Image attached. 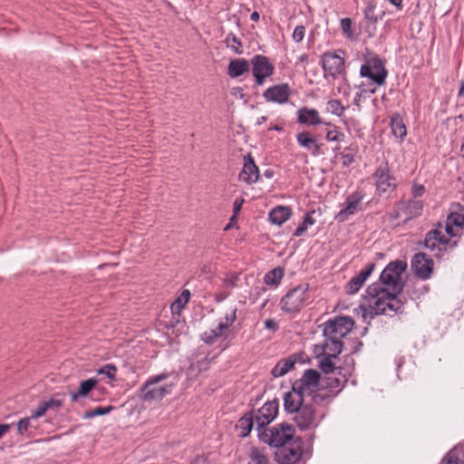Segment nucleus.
Listing matches in <instances>:
<instances>
[{
    "mask_svg": "<svg viewBox=\"0 0 464 464\" xmlns=\"http://www.w3.org/2000/svg\"><path fill=\"white\" fill-rule=\"evenodd\" d=\"M321 374L314 369L305 370L302 377L296 380L293 386L301 393L307 397H311V401L316 404H320L329 399V394L321 392Z\"/></svg>",
    "mask_w": 464,
    "mask_h": 464,
    "instance_id": "obj_1",
    "label": "nucleus"
},
{
    "mask_svg": "<svg viewBox=\"0 0 464 464\" xmlns=\"http://www.w3.org/2000/svg\"><path fill=\"white\" fill-rule=\"evenodd\" d=\"M259 440L276 450L295 440V429L283 422L272 428L263 429L258 432Z\"/></svg>",
    "mask_w": 464,
    "mask_h": 464,
    "instance_id": "obj_2",
    "label": "nucleus"
},
{
    "mask_svg": "<svg viewBox=\"0 0 464 464\" xmlns=\"http://www.w3.org/2000/svg\"><path fill=\"white\" fill-rule=\"evenodd\" d=\"M406 269L407 263L405 261H392L383 269L380 276V280L390 290L402 292L404 283L402 282L401 275Z\"/></svg>",
    "mask_w": 464,
    "mask_h": 464,
    "instance_id": "obj_3",
    "label": "nucleus"
},
{
    "mask_svg": "<svg viewBox=\"0 0 464 464\" xmlns=\"http://www.w3.org/2000/svg\"><path fill=\"white\" fill-rule=\"evenodd\" d=\"M401 292L390 290L388 294H384V298H379L372 304H370L371 317L378 314H390L391 313H401L404 302L399 298Z\"/></svg>",
    "mask_w": 464,
    "mask_h": 464,
    "instance_id": "obj_4",
    "label": "nucleus"
},
{
    "mask_svg": "<svg viewBox=\"0 0 464 464\" xmlns=\"http://www.w3.org/2000/svg\"><path fill=\"white\" fill-rule=\"evenodd\" d=\"M303 455V440L297 437L289 443L276 450L274 457L277 464H297Z\"/></svg>",
    "mask_w": 464,
    "mask_h": 464,
    "instance_id": "obj_5",
    "label": "nucleus"
},
{
    "mask_svg": "<svg viewBox=\"0 0 464 464\" xmlns=\"http://www.w3.org/2000/svg\"><path fill=\"white\" fill-rule=\"evenodd\" d=\"M308 285L304 284L289 290L281 299L282 310L286 313L299 312L304 306L308 298Z\"/></svg>",
    "mask_w": 464,
    "mask_h": 464,
    "instance_id": "obj_6",
    "label": "nucleus"
},
{
    "mask_svg": "<svg viewBox=\"0 0 464 464\" xmlns=\"http://www.w3.org/2000/svg\"><path fill=\"white\" fill-rule=\"evenodd\" d=\"M168 373H161L151 377L140 388V397L146 401L161 400L166 394L170 393L171 385L160 386L157 384L168 378Z\"/></svg>",
    "mask_w": 464,
    "mask_h": 464,
    "instance_id": "obj_7",
    "label": "nucleus"
},
{
    "mask_svg": "<svg viewBox=\"0 0 464 464\" xmlns=\"http://www.w3.org/2000/svg\"><path fill=\"white\" fill-rule=\"evenodd\" d=\"M354 321L350 316H338L325 323L324 335L326 338L342 340L353 328Z\"/></svg>",
    "mask_w": 464,
    "mask_h": 464,
    "instance_id": "obj_8",
    "label": "nucleus"
},
{
    "mask_svg": "<svg viewBox=\"0 0 464 464\" xmlns=\"http://www.w3.org/2000/svg\"><path fill=\"white\" fill-rule=\"evenodd\" d=\"M278 413V402L276 400L266 402L260 409L254 411L256 430L258 432L266 429V426L274 420Z\"/></svg>",
    "mask_w": 464,
    "mask_h": 464,
    "instance_id": "obj_9",
    "label": "nucleus"
},
{
    "mask_svg": "<svg viewBox=\"0 0 464 464\" xmlns=\"http://www.w3.org/2000/svg\"><path fill=\"white\" fill-rule=\"evenodd\" d=\"M251 64L253 75L258 85H262L265 80L274 73L275 67L265 55H255L251 60Z\"/></svg>",
    "mask_w": 464,
    "mask_h": 464,
    "instance_id": "obj_10",
    "label": "nucleus"
},
{
    "mask_svg": "<svg viewBox=\"0 0 464 464\" xmlns=\"http://www.w3.org/2000/svg\"><path fill=\"white\" fill-rule=\"evenodd\" d=\"M360 73L362 77H368L378 85L385 82L387 72L379 59H373L361 67Z\"/></svg>",
    "mask_w": 464,
    "mask_h": 464,
    "instance_id": "obj_11",
    "label": "nucleus"
},
{
    "mask_svg": "<svg viewBox=\"0 0 464 464\" xmlns=\"http://www.w3.org/2000/svg\"><path fill=\"white\" fill-rule=\"evenodd\" d=\"M324 76L336 78L344 72V59L335 53H325L322 57Z\"/></svg>",
    "mask_w": 464,
    "mask_h": 464,
    "instance_id": "obj_12",
    "label": "nucleus"
},
{
    "mask_svg": "<svg viewBox=\"0 0 464 464\" xmlns=\"http://www.w3.org/2000/svg\"><path fill=\"white\" fill-rule=\"evenodd\" d=\"M374 177L379 194L388 193L396 188L395 178L390 174L387 162L380 165L374 173Z\"/></svg>",
    "mask_w": 464,
    "mask_h": 464,
    "instance_id": "obj_13",
    "label": "nucleus"
},
{
    "mask_svg": "<svg viewBox=\"0 0 464 464\" xmlns=\"http://www.w3.org/2000/svg\"><path fill=\"white\" fill-rule=\"evenodd\" d=\"M293 420L302 430L314 428L316 427L315 410L312 405L304 403L295 412Z\"/></svg>",
    "mask_w": 464,
    "mask_h": 464,
    "instance_id": "obj_14",
    "label": "nucleus"
},
{
    "mask_svg": "<svg viewBox=\"0 0 464 464\" xmlns=\"http://www.w3.org/2000/svg\"><path fill=\"white\" fill-rule=\"evenodd\" d=\"M433 260L429 258L424 253H417L413 256L411 260V268L420 279L426 280L430 277L433 271Z\"/></svg>",
    "mask_w": 464,
    "mask_h": 464,
    "instance_id": "obj_15",
    "label": "nucleus"
},
{
    "mask_svg": "<svg viewBox=\"0 0 464 464\" xmlns=\"http://www.w3.org/2000/svg\"><path fill=\"white\" fill-rule=\"evenodd\" d=\"M259 178V170L256 165L254 159L250 154L244 156L243 169L239 173L238 179L246 184H253Z\"/></svg>",
    "mask_w": 464,
    "mask_h": 464,
    "instance_id": "obj_16",
    "label": "nucleus"
},
{
    "mask_svg": "<svg viewBox=\"0 0 464 464\" xmlns=\"http://www.w3.org/2000/svg\"><path fill=\"white\" fill-rule=\"evenodd\" d=\"M347 379L345 376L337 377L335 373L326 376L321 382V392L329 394V398L337 394L344 387Z\"/></svg>",
    "mask_w": 464,
    "mask_h": 464,
    "instance_id": "obj_17",
    "label": "nucleus"
},
{
    "mask_svg": "<svg viewBox=\"0 0 464 464\" xmlns=\"http://www.w3.org/2000/svg\"><path fill=\"white\" fill-rule=\"evenodd\" d=\"M305 403V395L292 386V391L284 395V407L289 413H295Z\"/></svg>",
    "mask_w": 464,
    "mask_h": 464,
    "instance_id": "obj_18",
    "label": "nucleus"
},
{
    "mask_svg": "<svg viewBox=\"0 0 464 464\" xmlns=\"http://www.w3.org/2000/svg\"><path fill=\"white\" fill-rule=\"evenodd\" d=\"M375 265L373 263L369 264L364 269H362L359 275L353 276L346 285L345 292L348 295L356 294L363 285L366 279L372 273Z\"/></svg>",
    "mask_w": 464,
    "mask_h": 464,
    "instance_id": "obj_19",
    "label": "nucleus"
},
{
    "mask_svg": "<svg viewBox=\"0 0 464 464\" xmlns=\"http://www.w3.org/2000/svg\"><path fill=\"white\" fill-rule=\"evenodd\" d=\"M289 95L290 88L286 83L272 86L264 92V97L267 102L278 103L286 102Z\"/></svg>",
    "mask_w": 464,
    "mask_h": 464,
    "instance_id": "obj_20",
    "label": "nucleus"
},
{
    "mask_svg": "<svg viewBox=\"0 0 464 464\" xmlns=\"http://www.w3.org/2000/svg\"><path fill=\"white\" fill-rule=\"evenodd\" d=\"M237 318V307H231L228 312L225 314V322H220L217 329H214L210 332L209 335H207L205 333V337L203 340L207 343H211L217 337L222 335L224 330L227 329V327L232 324Z\"/></svg>",
    "mask_w": 464,
    "mask_h": 464,
    "instance_id": "obj_21",
    "label": "nucleus"
},
{
    "mask_svg": "<svg viewBox=\"0 0 464 464\" xmlns=\"http://www.w3.org/2000/svg\"><path fill=\"white\" fill-rule=\"evenodd\" d=\"M423 208L422 202L420 200H408L400 202V209L405 216L403 222H407L414 218L419 217L421 214Z\"/></svg>",
    "mask_w": 464,
    "mask_h": 464,
    "instance_id": "obj_22",
    "label": "nucleus"
},
{
    "mask_svg": "<svg viewBox=\"0 0 464 464\" xmlns=\"http://www.w3.org/2000/svg\"><path fill=\"white\" fill-rule=\"evenodd\" d=\"M464 226V208L459 212H452L448 216L446 231L451 236H457L459 230Z\"/></svg>",
    "mask_w": 464,
    "mask_h": 464,
    "instance_id": "obj_23",
    "label": "nucleus"
},
{
    "mask_svg": "<svg viewBox=\"0 0 464 464\" xmlns=\"http://www.w3.org/2000/svg\"><path fill=\"white\" fill-rule=\"evenodd\" d=\"M360 202L361 198L358 197L357 195L353 194L348 196L345 202V208L338 212V214L335 217V219L338 220L339 222H343L344 220H346L348 216L353 215L357 211Z\"/></svg>",
    "mask_w": 464,
    "mask_h": 464,
    "instance_id": "obj_24",
    "label": "nucleus"
},
{
    "mask_svg": "<svg viewBox=\"0 0 464 464\" xmlns=\"http://www.w3.org/2000/svg\"><path fill=\"white\" fill-rule=\"evenodd\" d=\"M298 361L297 354H292L288 358L281 359L273 368L271 373L274 377H281L286 374L291 369L294 368Z\"/></svg>",
    "mask_w": 464,
    "mask_h": 464,
    "instance_id": "obj_25",
    "label": "nucleus"
},
{
    "mask_svg": "<svg viewBox=\"0 0 464 464\" xmlns=\"http://www.w3.org/2000/svg\"><path fill=\"white\" fill-rule=\"evenodd\" d=\"M448 242L449 239L440 230L433 229L426 234L424 246L430 250H435L440 245L446 246Z\"/></svg>",
    "mask_w": 464,
    "mask_h": 464,
    "instance_id": "obj_26",
    "label": "nucleus"
},
{
    "mask_svg": "<svg viewBox=\"0 0 464 464\" xmlns=\"http://www.w3.org/2000/svg\"><path fill=\"white\" fill-rule=\"evenodd\" d=\"M298 121L302 124L318 125L322 120L315 109L304 107L298 111Z\"/></svg>",
    "mask_w": 464,
    "mask_h": 464,
    "instance_id": "obj_27",
    "label": "nucleus"
},
{
    "mask_svg": "<svg viewBox=\"0 0 464 464\" xmlns=\"http://www.w3.org/2000/svg\"><path fill=\"white\" fill-rule=\"evenodd\" d=\"M97 381L95 379H87L80 382L79 389L76 392H70L71 401L72 402L78 401L81 398L87 397L92 390L96 386Z\"/></svg>",
    "mask_w": 464,
    "mask_h": 464,
    "instance_id": "obj_28",
    "label": "nucleus"
},
{
    "mask_svg": "<svg viewBox=\"0 0 464 464\" xmlns=\"http://www.w3.org/2000/svg\"><path fill=\"white\" fill-rule=\"evenodd\" d=\"M291 215L292 209L290 207L277 206L270 211L269 220L271 223L280 226L285 223Z\"/></svg>",
    "mask_w": 464,
    "mask_h": 464,
    "instance_id": "obj_29",
    "label": "nucleus"
},
{
    "mask_svg": "<svg viewBox=\"0 0 464 464\" xmlns=\"http://www.w3.org/2000/svg\"><path fill=\"white\" fill-rule=\"evenodd\" d=\"M249 65L245 59H235L232 60L227 67V73L232 78H237L248 72Z\"/></svg>",
    "mask_w": 464,
    "mask_h": 464,
    "instance_id": "obj_30",
    "label": "nucleus"
},
{
    "mask_svg": "<svg viewBox=\"0 0 464 464\" xmlns=\"http://www.w3.org/2000/svg\"><path fill=\"white\" fill-rule=\"evenodd\" d=\"M297 142L300 146L304 149L311 150L313 155H317L320 150V146L317 144L316 140L310 136V134L306 131H303L297 134L296 136Z\"/></svg>",
    "mask_w": 464,
    "mask_h": 464,
    "instance_id": "obj_31",
    "label": "nucleus"
},
{
    "mask_svg": "<svg viewBox=\"0 0 464 464\" xmlns=\"http://www.w3.org/2000/svg\"><path fill=\"white\" fill-rule=\"evenodd\" d=\"M343 348V343L342 340L325 337L324 344V355L336 358L342 353Z\"/></svg>",
    "mask_w": 464,
    "mask_h": 464,
    "instance_id": "obj_32",
    "label": "nucleus"
},
{
    "mask_svg": "<svg viewBox=\"0 0 464 464\" xmlns=\"http://www.w3.org/2000/svg\"><path fill=\"white\" fill-rule=\"evenodd\" d=\"M256 424L254 411L246 413L242 418L239 419L237 428L240 429V436L246 437L254 425Z\"/></svg>",
    "mask_w": 464,
    "mask_h": 464,
    "instance_id": "obj_33",
    "label": "nucleus"
},
{
    "mask_svg": "<svg viewBox=\"0 0 464 464\" xmlns=\"http://www.w3.org/2000/svg\"><path fill=\"white\" fill-rule=\"evenodd\" d=\"M463 450V445H457L443 458L441 464H464L459 459V453Z\"/></svg>",
    "mask_w": 464,
    "mask_h": 464,
    "instance_id": "obj_34",
    "label": "nucleus"
},
{
    "mask_svg": "<svg viewBox=\"0 0 464 464\" xmlns=\"http://www.w3.org/2000/svg\"><path fill=\"white\" fill-rule=\"evenodd\" d=\"M284 276V269L282 267H276L269 271L264 277V281L267 285L277 286Z\"/></svg>",
    "mask_w": 464,
    "mask_h": 464,
    "instance_id": "obj_35",
    "label": "nucleus"
},
{
    "mask_svg": "<svg viewBox=\"0 0 464 464\" xmlns=\"http://www.w3.org/2000/svg\"><path fill=\"white\" fill-rule=\"evenodd\" d=\"M376 3L373 1H369L367 6L364 10V16L367 21L371 22L372 24H375L379 20H382L383 15L385 14L384 11H382L381 14H376L374 11L376 9Z\"/></svg>",
    "mask_w": 464,
    "mask_h": 464,
    "instance_id": "obj_36",
    "label": "nucleus"
},
{
    "mask_svg": "<svg viewBox=\"0 0 464 464\" xmlns=\"http://www.w3.org/2000/svg\"><path fill=\"white\" fill-rule=\"evenodd\" d=\"M391 128L392 134L401 140H402L406 134V127L400 117H392L391 121Z\"/></svg>",
    "mask_w": 464,
    "mask_h": 464,
    "instance_id": "obj_37",
    "label": "nucleus"
},
{
    "mask_svg": "<svg viewBox=\"0 0 464 464\" xmlns=\"http://www.w3.org/2000/svg\"><path fill=\"white\" fill-rule=\"evenodd\" d=\"M190 298V292L187 289L183 290L181 295L171 304L170 309L173 314L179 313Z\"/></svg>",
    "mask_w": 464,
    "mask_h": 464,
    "instance_id": "obj_38",
    "label": "nucleus"
},
{
    "mask_svg": "<svg viewBox=\"0 0 464 464\" xmlns=\"http://www.w3.org/2000/svg\"><path fill=\"white\" fill-rule=\"evenodd\" d=\"M389 291L390 289L388 287L385 289L377 283L372 284L367 288L368 295L372 298V301L370 304H372L379 298H384V294H388Z\"/></svg>",
    "mask_w": 464,
    "mask_h": 464,
    "instance_id": "obj_39",
    "label": "nucleus"
},
{
    "mask_svg": "<svg viewBox=\"0 0 464 464\" xmlns=\"http://www.w3.org/2000/svg\"><path fill=\"white\" fill-rule=\"evenodd\" d=\"M249 458L254 464H269L268 457L257 448L251 449Z\"/></svg>",
    "mask_w": 464,
    "mask_h": 464,
    "instance_id": "obj_40",
    "label": "nucleus"
},
{
    "mask_svg": "<svg viewBox=\"0 0 464 464\" xmlns=\"http://www.w3.org/2000/svg\"><path fill=\"white\" fill-rule=\"evenodd\" d=\"M113 410V406L109 405L107 407H96L93 410L87 411L83 413L84 419H92L96 416L105 415Z\"/></svg>",
    "mask_w": 464,
    "mask_h": 464,
    "instance_id": "obj_41",
    "label": "nucleus"
},
{
    "mask_svg": "<svg viewBox=\"0 0 464 464\" xmlns=\"http://www.w3.org/2000/svg\"><path fill=\"white\" fill-rule=\"evenodd\" d=\"M334 357L324 355V359L320 361L319 366L323 372L325 374L335 373V367L332 361Z\"/></svg>",
    "mask_w": 464,
    "mask_h": 464,
    "instance_id": "obj_42",
    "label": "nucleus"
},
{
    "mask_svg": "<svg viewBox=\"0 0 464 464\" xmlns=\"http://www.w3.org/2000/svg\"><path fill=\"white\" fill-rule=\"evenodd\" d=\"M326 109L329 112L335 114L337 116H341L345 110L344 106L339 100H330L327 102Z\"/></svg>",
    "mask_w": 464,
    "mask_h": 464,
    "instance_id": "obj_43",
    "label": "nucleus"
},
{
    "mask_svg": "<svg viewBox=\"0 0 464 464\" xmlns=\"http://www.w3.org/2000/svg\"><path fill=\"white\" fill-rule=\"evenodd\" d=\"M226 43L236 53L241 54L243 53L242 44L237 36L233 34H227Z\"/></svg>",
    "mask_w": 464,
    "mask_h": 464,
    "instance_id": "obj_44",
    "label": "nucleus"
},
{
    "mask_svg": "<svg viewBox=\"0 0 464 464\" xmlns=\"http://www.w3.org/2000/svg\"><path fill=\"white\" fill-rule=\"evenodd\" d=\"M340 157L343 166L348 167L354 161L355 151L352 148H345L343 151L340 153Z\"/></svg>",
    "mask_w": 464,
    "mask_h": 464,
    "instance_id": "obj_45",
    "label": "nucleus"
},
{
    "mask_svg": "<svg viewBox=\"0 0 464 464\" xmlns=\"http://www.w3.org/2000/svg\"><path fill=\"white\" fill-rule=\"evenodd\" d=\"M117 368L113 364H106L100 368L97 372L99 374L106 375L110 380H114L116 375Z\"/></svg>",
    "mask_w": 464,
    "mask_h": 464,
    "instance_id": "obj_46",
    "label": "nucleus"
},
{
    "mask_svg": "<svg viewBox=\"0 0 464 464\" xmlns=\"http://www.w3.org/2000/svg\"><path fill=\"white\" fill-rule=\"evenodd\" d=\"M325 138L329 141H343L344 134L333 128L327 130Z\"/></svg>",
    "mask_w": 464,
    "mask_h": 464,
    "instance_id": "obj_47",
    "label": "nucleus"
},
{
    "mask_svg": "<svg viewBox=\"0 0 464 464\" xmlns=\"http://www.w3.org/2000/svg\"><path fill=\"white\" fill-rule=\"evenodd\" d=\"M32 420H34V419L31 418V416H29L26 418H23L18 421L17 430H18L19 434L23 435L28 430L29 427L32 426V424H31Z\"/></svg>",
    "mask_w": 464,
    "mask_h": 464,
    "instance_id": "obj_48",
    "label": "nucleus"
},
{
    "mask_svg": "<svg viewBox=\"0 0 464 464\" xmlns=\"http://www.w3.org/2000/svg\"><path fill=\"white\" fill-rule=\"evenodd\" d=\"M239 281V274H234L224 279L223 285L226 288H233L237 286Z\"/></svg>",
    "mask_w": 464,
    "mask_h": 464,
    "instance_id": "obj_49",
    "label": "nucleus"
},
{
    "mask_svg": "<svg viewBox=\"0 0 464 464\" xmlns=\"http://www.w3.org/2000/svg\"><path fill=\"white\" fill-rule=\"evenodd\" d=\"M44 403H45L48 411L52 410V411H57L63 406V400L52 398L51 400L44 401Z\"/></svg>",
    "mask_w": 464,
    "mask_h": 464,
    "instance_id": "obj_50",
    "label": "nucleus"
},
{
    "mask_svg": "<svg viewBox=\"0 0 464 464\" xmlns=\"http://www.w3.org/2000/svg\"><path fill=\"white\" fill-rule=\"evenodd\" d=\"M305 28L303 25L296 26L293 33V39L296 43H300L304 36Z\"/></svg>",
    "mask_w": 464,
    "mask_h": 464,
    "instance_id": "obj_51",
    "label": "nucleus"
},
{
    "mask_svg": "<svg viewBox=\"0 0 464 464\" xmlns=\"http://www.w3.org/2000/svg\"><path fill=\"white\" fill-rule=\"evenodd\" d=\"M47 411L48 410L44 401H42L37 407V409L31 414V418H33L34 420L38 419L44 416Z\"/></svg>",
    "mask_w": 464,
    "mask_h": 464,
    "instance_id": "obj_52",
    "label": "nucleus"
},
{
    "mask_svg": "<svg viewBox=\"0 0 464 464\" xmlns=\"http://www.w3.org/2000/svg\"><path fill=\"white\" fill-rule=\"evenodd\" d=\"M341 27L345 34L349 37L352 35V20L350 18H343L341 20Z\"/></svg>",
    "mask_w": 464,
    "mask_h": 464,
    "instance_id": "obj_53",
    "label": "nucleus"
},
{
    "mask_svg": "<svg viewBox=\"0 0 464 464\" xmlns=\"http://www.w3.org/2000/svg\"><path fill=\"white\" fill-rule=\"evenodd\" d=\"M190 464H212L208 458L204 455L197 456Z\"/></svg>",
    "mask_w": 464,
    "mask_h": 464,
    "instance_id": "obj_54",
    "label": "nucleus"
},
{
    "mask_svg": "<svg viewBox=\"0 0 464 464\" xmlns=\"http://www.w3.org/2000/svg\"><path fill=\"white\" fill-rule=\"evenodd\" d=\"M265 326L266 329H269L273 332L276 331L278 328L277 323L274 319H266L265 321Z\"/></svg>",
    "mask_w": 464,
    "mask_h": 464,
    "instance_id": "obj_55",
    "label": "nucleus"
},
{
    "mask_svg": "<svg viewBox=\"0 0 464 464\" xmlns=\"http://www.w3.org/2000/svg\"><path fill=\"white\" fill-rule=\"evenodd\" d=\"M424 192V186L422 185H414L412 187V195L414 198L420 197Z\"/></svg>",
    "mask_w": 464,
    "mask_h": 464,
    "instance_id": "obj_56",
    "label": "nucleus"
},
{
    "mask_svg": "<svg viewBox=\"0 0 464 464\" xmlns=\"http://www.w3.org/2000/svg\"><path fill=\"white\" fill-rule=\"evenodd\" d=\"M402 214V211L400 209V203H398L395 208H393L392 212L390 214L391 219H397L399 218Z\"/></svg>",
    "mask_w": 464,
    "mask_h": 464,
    "instance_id": "obj_57",
    "label": "nucleus"
},
{
    "mask_svg": "<svg viewBox=\"0 0 464 464\" xmlns=\"http://www.w3.org/2000/svg\"><path fill=\"white\" fill-rule=\"evenodd\" d=\"M244 202V199H238L237 198L234 203H233V210H234V214H237L240 209H241V207H242V204Z\"/></svg>",
    "mask_w": 464,
    "mask_h": 464,
    "instance_id": "obj_58",
    "label": "nucleus"
},
{
    "mask_svg": "<svg viewBox=\"0 0 464 464\" xmlns=\"http://www.w3.org/2000/svg\"><path fill=\"white\" fill-rule=\"evenodd\" d=\"M307 229V227L302 223L294 232L295 237H301Z\"/></svg>",
    "mask_w": 464,
    "mask_h": 464,
    "instance_id": "obj_59",
    "label": "nucleus"
},
{
    "mask_svg": "<svg viewBox=\"0 0 464 464\" xmlns=\"http://www.w3.org/2000/svg\"><path fill=\"white\" fill-rule=\"evenodd\" d=\"M303 223L307 227L308 225L314 224V219L312 218L310 214H306Z\"/></svg>",
    "mask_w": 464,
    "mask_h": 464,
    "instance_id": "obj_60",
    "label": "nucleus"
},
{
    "mask_svg": "<svg viewBox=\"0 0 464 464\" xmlns=\"http://www.w3.org/2000/svg\"><path fill=\"white\" fill-rule=\"evenodd\" d=\"M10 427L9 424H0V438L9 430Z\"/></svg>",
    "mask_w": 464,
    "mask_h": 464,
    "instance_id": "obj_61",
    "label": "nucleus"
},
{
    "mask_svg": "<svg viewBox=\"0 0 464 464\" xmlns=\"http://www.w3.org/2000/svg\"><path fill=\"white\" fill-rule=\"evenodd\" d=\"M390 3L393 5H395L398 9L402 8V0H389Z\"/></svg>",
    "mask_w": 464,
    "mask_h": 464,
    "instance_id": "obj_62",
    "label": "nucleus"
},
{
    "mask_svg": "<svg viewBox=\"0 0 464 464\" xmlns=\"http://www.w3.org/2000/svg\"><path fill=\"white\" fill-rule=\"evenodd\" d=\"M463 95H464V81H461L458 96L460 97V96H463Z\"/></svg>",
    "mask_w": 464,
    "mask_h": 464,
    "instance_id": "obj_63",
    "label": "nucleus"
},
{
    "mask_svg": "<svg viewBox=\"0 0 464 464\" xmlns=\"http://www.w3.org/2000/svg\"><path fill=\"white\" fill-rule=\"evenodd\" d=\"M250 18L252 21H258L259 14L256 11H255L251 14Z\"/></svg>",
    "mask_w": 464,
    "mask_h": 464,
    "instance_id": "obj_64",
    "label": "nucleus"
}]
</instances>
